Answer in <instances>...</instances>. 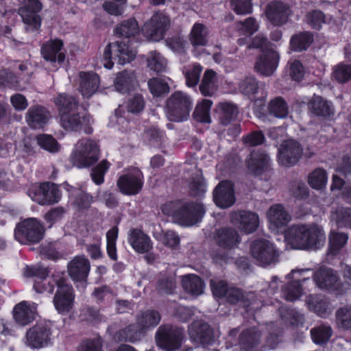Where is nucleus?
<instances>
[{
    "label": "nucleus",
    "mask_w": 351,
    "mask_h": 351,
    "mask_svg": "<svg viewBox=\"0 0 351 351\" xmlns=\"http://www.w3.org/2000/svg\"><path fill=\"white\" fill-rule=\"evenodd\" d=\"M128 243L138 253L147 252L152 248L150 237L137 228H133L129 232Z\"/></svg>",
    "instance_id": "obj_30"
},
{
    "label": "nucleus",
    "mask_w": 351,
    "mask_h": 351,
    "mask_svg": "<svg viewBox=\"0 0 351 351\" xmlns=\"http://www.w3.org/2000/svg\"><path fill=\"white\" fill-rule=\"evenodd\" d=\"M217 241L219 246L224 248H232L240 242L238 232L232 228H222L219 230Z\"/></svg>",
    "instance_id": "obj_39"
},
{
    "label": "nucleus",
    "mask_w": 351,
    "mask_h": 351,
    "mask_svg": "<svg viewBox=\"0 0 351 351\" xmlns=\"http://www.w3.org/2000/svg\"><path fill=\"white\" fill-rule=\"evenodd\" d=\"M136 51L132 47L131 42L117 41L109 43L104 49L102 62L105 68L111 69L117 60L119 64L124 65L131 62L136 57Z\"/></svg>",
    "instance_id": "obj_4"
},
{
    "label": "nucleus",
    "mask_w": 351,
    "mask_h": 351,
    "mask_svg": "<svg viewBox=\"0 0 351 351\" xmlns=\"http://www.w3.org/2000/svg\"><path fill=\"white\" fill-rule=\"evenodd\" d=\"M42 3L38 0H23V6L19 9L23 21L28 31H35L40 28L41 19L38 12L42 10Z\"/></svg>",
    "instance_id": "obj_10"
},
{
    "label": "nucleus",
    "mask_w": 351,
    "mask_h": 351,
    "mask_svg": "<svg viewBox=\"0 0 351 351\" xmlns=\"http://www.w3.org/2000/svg\"><path fill=\"white\" fill-rule=\"evenodd\" d=\"M110 167V163L104 160L92 169L91 178L97 185L101 184L104 181V176Z\"/></svg>",
    "instance_id": "obj_60"
},
{
    "label": "nucleus",
    "mask_w": 351,
    "mask_h": 351,
    "mask_svg": "<svg viewBox=\"0 0 351 351\" xmlns=\"http://www.w3.org/2000/svg\"><path fill=\"white\" fill-rule=\"evenodd\" d=\"M89 261L84 256H75L68 265L69 276L74 280H84L90 271Z\"/></svg>",
    "instance_id": "obj_29"
},
{
    "label": "nucleus",
    "mask_w": 351,
    "mask_h": 351,
    "mask_svg": "<svg viewBox=\"0 0 351 351\" xmlns=\"http://www.w3.org/2000/svg\"><path fill=\"white\" fill-rule=\"evenodd\" d=\"M191 341L195 345L210 346L215 341L213 331L210 326L202 321L195 322L189 328Z\"/></svg>",
    "instance_id": "obj_16"
},
{
    "label": "nucleus",
    "mask_w": 351,
    "mask_h": 351,
    "mask_svg": "<svg viewBox=\"0 0 351 351\" xmlns=\"http://www.w3.org/2000/svg\"><path fill=\"white\" fill-rule=\"evenodd\" d=\"M53 102L57 107L59 115L63 112H73L79 108V102L77 99L66 93H60L53 99Z\"/></svg>",
    "instance_id": "obj_36"
},
{
    "label": "nucleus",
    "mask_w": 351,
    "mask_h": 351,
    "mask_svg": "<svg viewBox=\"0 0 351 351\" xmlns=\"http://www.w3.org/2000/svg\"><path fill=\"white\" fill-rule=\"evenodd\" d=\"M239 90L248 97L254 96L258 90V82L253 77H246L239 84Z\"/></svg>",
    "instance_id": "obj_55"
},
{
    "label": "nucleus",
    "mask_w": 351,
    "mask_h": 351,
    "mask_svg": "<svg viewBox=\"0 0 351 351\" xmlns=\"http://www.w3.org/2000/svg\"><path fill=\"white\" fill-rule=\"evenodd\" d=\"M37 305L34 302L23 301L17 304L13 310L15 321L25 326L32 322L36 317Z\"/></svg>",
    "instance_id": "obj_25"
},
{
    "label": "nucleus",
    "mask_w": 351,
    "mask_h": 351,
    "mask_svg": "<svg viewBox=\"0 0 351 351\" xmlns=\"http://www.w3.org/2000/svg\"><path fill=\"white\" fill-rule=\"evenodd\" d=\"M28 195L34 202L40 205L56 204L62 197L58 186L50 182L33 184L28 191Z\"/></svg>",
    "instance_id": "obj_7"
},
{
    "label": "nucleus",
    "mask_w": 351,
    "mask_h": 351,
    "mask_svg": "<svg viewBox=\"0 0 351 351\" xmlns=\"http://www.w3.org/2000/svg\"><path fill=\"white\" fill-rule=\"evenodd\" d=\"M137 326L134 324H131L124 329L120 330L114 336V339L117 341H129L134 343L138 341L142 336V332L137 330Z\"/></svg>",
    "instance_id": "obj_47"
},
{
    "label": "nucleus",
    "mask_w": 351,
    "mask_h": 351,
    "mask_svg": "<svg viewBox=\"0 0 351 351\" xmlns=\"http://www.w3.org/2000/svg\"><path fill=\"white\" fill-rule=\"evenodd\" d=\"M119 228L114 226L106 232L107 253L113 261L117 260L116 241L118 237Z\"/></svg>",
    "instance_id": "obj_53"
},
{
    "label": "nucleus",
    "mask_w": 351,
    "mask_h": 351,
    "mask_svg": "<svg viewBox=\"0 0 351 351\" xmlns=\"http://www.w3.org/2000/svg\"><path fill=\"white\" fill-rule=\"evenodd\" d=\"M267 218L270 228H278L288 224L291 217L281 204H276L269 207L267 211Z\"/></svg>",
    "instance_id": "obj_26"
},
{
    "label": "nucleus",
    "mask_w": 351,
    "mask_h": 351,
    "mask_svg": "<svg viewBox=\"0 0 351 351\" xmlns=\"http://www.w3.org/2000/svg\"><path fill=\"white\" fill-rule=\"evenodd\" d=\"M36 141L41 148L49 152L54 153L60 150V145H58L57 141L50 135H38L36 136Z\"/></svg>",
    "instance_id": "obj_58"
},
{
    "label": "nucleus",
    "mask_w": 351,
    "mask_h": 351,
    "mask_svg": "<svg viewBox=\"0 0 351 351\" xmlns=\"http://www.w3.org/2000/svg\"><path fill=\"white\" fill-rule=\"evenodd\" d=\"M216 110L219 114V121L223 125H229L237 118L239 113L238 107L230 101L218 104Z\"/></svg>",
    "instance_id": "obj_34"
},
{
    "label": "nucleus",
    "mask_w": 351,
    "mask_h": 351,
    "mask_svg": "<svg viewBox=\"0 0 351 351\" xmlns=\"http://www.w3.org/2000/svg\"><path fill=\"white\" fill-rule=\"evenodd\" d=\"M327 182L326 173L322 169H315L310 176H308V184L316 189H321Z\"/></svg>",
    "instance_id": "obj_62"
},
{
    "label": "nucleus",
    "mask_w": 351,
    "mask_h": 351,
    "mask_svg": "<svg viewBox=\"0 0 351 351\" xmlns=\"http://www.w3.org/2000/svg\"><path fill=\"white\" fill-rule=\"evenodd\" d=\"M193 100L187 93L177 90L166 101L165 113L171 121L181 122L186 120L193 108Z\"/></svg>",
    "instance_id": "obj_2"
},
{
    "label": "nucleus",
    "mask_w": 351,
    "mask_h": 351,
    "mask_svg": "<svg viewBox=\"0 0 351 351\" xmlns=\"http://www.w3.org/2000/svg\"><path fill=\"white\" fill-rule=\"evenodd\" d=\"M202 71V66L197 63H194L185 68L184 73L188 87H195L197 85Z\"/></svg>",
    "instance_id": "obj_50"
},
{
    "label": "nucleus",
    "mask_w": 351,
    "mask_h": 351,
    "mask_svg": "<svg viewBox=\"0 0 351 351\" xmlns=\"http://www.w3.org/2000/svg\"><path fill=\"white\" fill-rule=\"evenodd\" d=\"M69 192V204L77 211L88 209L93 203V197L81 189L74 188L66 184Z\"/></svg>",
    "instance_id": "obj_23"
},
{
    "label": "nucleus",
    "mask_w": 351,
    "mask_h": 351,
    "mask_svg": "<svg viewBox=\"0 0 351 351\" xmlns=\"http://www.w3.org/2000/svg\"><path fill=\"white\" fill-rule=\"evenodd\" d=\"M51 339V331L47 324H37L26 333V343L34 348L47 346Z\"/></svg>",
    "instance_id": "obj_17"
},
{
    "label": "nucleus",
    "mask_w": 351,
    "mask_h": 351,
    "mask_svg": "<svg viewBox=\"0 0 351 351\" xmlns=\"http://www.w3.org/2000/svg\"><path fill=\"white\" fill-rule=\"evenodd\" d=\"M279 56L274 50H265L257 59L255 64L256 72L264 76H270L276 71Z\"/></svg>",
    "instance_id": "obj_21"
},
{
    "label": "nucleus",
    "mask_w": 351,
    "mask_h": 351,
    "mask_svg": "<svg viewBox=\"0 0 351 351\" xmlns=\"http://www.w3.org/2000/svg\"><path fill=\"white\" fill-rule=\"evenodd\" d=\"M293 197L296 200H303L307 197V189L305 182L296 180L291 184L290 189Z\"/></svg>",
    "instance_id": "obj_63"
},
{
    "label": "nucleus",
    "mask_w": 351,
    "mask_h": 351,
    "mask_svg": "<svg viewBox=\"0 0 351 351\" xmlns=\"http://www.w3.org/2000/svg\"><path fill=\"white\" fill-rule=\"evenodd\" d=\"M306 269H293L287 275V278L291 281L282 289V297L289 301H294L298 299L302 293V282L306 281L305 274Z\"/></svg>",
    "instance_id": "obj_14"
},
{
    "label": "nucleus",
    "mask_w": 351,
    "mask_h": 351,
    "mask_svg": "<svg viewBox=\"0 0 351 351\" xmlns=\"http://www.w3.org/2000/svg\"><path fill=\"white\" fill-rule=\"evenodd\" d=\"M269 113L278 119H285L289 114V106L282 97H276L271 99L268 104Z\"/></svg>",
    "instance_id": "obj_42"
},
{
    "label": "nucleus",
    "mask_w": 351,
    "mask_h": 351,
    "mask_svg": "<svg viewBox=\"0 0 351 351\" xmlns=\"http://www.w3.org/2000/svg\"><path fill=\"white\" fill-rule=\"evenodd\" d=\"M176 288L175 275L171 274L164 276L158 280L157 289L162 293L171 294Z\"/></svg>",
    "instance_id": "obj_61"
},
{
    "label": "nucleus",
    "mask_w": 351,
    "mask_h": 351,
    "mask_svg": "<svg viewBox=\"0 0 351 351\" xmlns=\"http://www.w3.org/2000/svg\"><path fill=\"white\" fill-rule=\"evenodd\" d=\"M114 32L118 36L128 38V41L131 42L139 34L140 27L137 21L130 18L119 23L114 29Z\"/></svg>",
    "instance_id": "obj_32"
},
{
    "label": "nucleus",
    "mask_w": 351,
    "mask_h": 351,
    "mask_svg": "<svg viewBox=\"0 0 351 351\" xmlns=\"http://www.w3.org/2000/svg\"><path fill=\"white\" fill-rule=\"evenodd\" d=\"M261 335L255 328L243 330L239 335L238 344L234 351H256Z\"/></svg>",
    "instance_id": "obj_28"
},
{
    "label": "nucleus",
    "mask_w": 351,
    "mask_h": 351,
    "mask_svg": "<svg viewBox=\"0 0 351 351\" xmlns=\"http://www.w3.org/2000/svg\"><path fill=\"white\" fill-rule=\"evenodd\" d=\"M191 195L202 196L206 191V185L204 178L201 174H197L195 178H193L189 185Z\"/></svg>",
    "instance_id": "obj_64"
},
{
    "label": "nucleus",
    "mask_w": 351,
    "mask_h": 351,
    "mask_svg": "<svg viewBox=\"0 0 351 351\" xmlns=\"http://www.w3.org/2000/svg\"><path fill=\"white\" fill-rule=\"evenodd\" d=\"M147 66L151 69L157 73L165 71L167 67V60L156 51H151L147 58Z\"/></svg>",
    "instance_id": "obj_54"
},
{
    "label": "nucleus",
    "mask_w": 351,
    "mask_h": 351,
    "mask_svg": "<svg viewBox=\"0 0 351 351\" xmlns=\"http://www.w3.org/2000/svg\"><path fill=\"white\" fill-rule=\"evenodd\" d=\"M45 228L36 218H27L19 222L14 229V238L21 244L37 243L44 236Z\"/></svg>",
    "instance_id": "obj_5"
},
{
    "label": "nucleus",
    "mask_w": 351,
    "mask_h": 351,
    "mask_svg": "<svg viewBox=\"0 0 351 351\" xmlns=\"http://www.w3.org/2000/svg\"><path fill=\"white\" fill-rule=\"evenodd\" d=\"M302 151V147L298 141L292 139L285 141L278 149V162L282 166H293L301 158Z\"/></svg>",
    "instance_id": "obj_11"
},
{
    "label": "nucleus",
    "mask_w": 351,
    "mask_h": 351,
    "mask_svg": "<svg viewBox=\"0 0 351 351\" xmlns=\"http://www.w3.org/2000/svg\"><path fill=\"white\" fill-rule=\"evenodd\" d=\"M0 86L8 87L17 90H23L25 88L19 80V77L13 73L3 69L0 71Z\"/></svg>",
    "instance_id": "obj_48"
},
{
    "label": "nucleus",
    "mask_w": 351,
    "mask_h": 351,
    "mask_svg": "<svg viewBox=\"0 0 351 351\" xmlns=\"http://www.w3.org/2000/svg\"><path fill=\"white\" fill-rule=\"evenodd\" d=\"M348 237L345 233L332 232L329 237L330 247L328 256L336 255L347 243Z\"/></svg>",
    "instance_id": "obj_51"
},
{
    "label": "nucleus",
    "mask_w": 351,
    "mask_h": 351,
    "mask_svg": "<svg viewBox=\"0 0 351 351\" xmlns=\"http://www.w3.org/2000/svg\"><path fill=\"white\" fill-rule=\"evenodd\" d=\"M60 281L66 282V279L60 274L53 275L52 277L44 279L42 282L35 281L34 288L38 293L47 292L52 293L55 286L58 289Z\"/></svg>",
    "instance_id": "obj_44"
},
{
    "label": "nucleus",
    "mask_w": 351,
    "mask_h": 351,
    "mask_svg": "<svg viewBox=\"0 0 351 351\" xmlns=\"http://www.w3.org/2000/svg\"><path fill=\"white\" fill-rule=\"evenodd\" d=\"M183 289L193 296H198L203 293L204 285L202 279L195 274L184 276L182 280Z\"/></svg>",
    "instance_id": "obj_38"
},
{
    "label": "nucleus",
    "mask_w": 351,
    "mask_h": 351,
    "mask_svg": "<svg viewBox=\"0 0 351 351\" xmlns=\"http://www.w3.org/2000/svg\"><path fill=\"white\" fill-rule=\"evenodd\" d=\"M169 27V18L162 12H156L145 23L144 31L150 40L159 41L164 38Z\"/></svg>",
    "instance_id": "obj_13"
},
{
    "label": "nucleus",
    "mask_w": 351,
    "mask_h": 351,
    "mask_svg": "<svg viewBox=\"0 0 351 351\" xmlns=\"http://www.w3.org/2000/svg\"><path fill=\"white\" fill-rule=\"evenodd\" d=\"M99 158V149L93 140H79L70 155V162L78 169L88 168L95 164Z\"/></svg>",
    "instance_id": "obj_3"
},
{
    "label": "nucleus",
    "mask_w": 351,
    "mask_h": 351,
    "mask_svg": "<svg viewBox=\"0 0 351 351\" xmlns=\"http://www.w3.org/2000/svg\"><path fill=\"white\" fill-rule=\"evenodd\" d=\"M265 14L273 25L281 26L288 21L291 10L287 4L282 1H274L266 5Z\"/></svg>",
    "instance_id": "obj_15"
},
{
    "label": "nucleus",
    "mask_w": 351,
    "mask_h": 351,
    "mask_svg": "<svg viewBox=\"0 0 351 351\" xmlns=\"http://www.w3.org/2000/svg\"><path fill=\"white\" fill-rule=\"evenodd\" d=\"M143 184V176L137 168L130 169L126 173L120 176L117 180V186L120 191L128 195L138 193Z\"/></svg>",
    "instance_id": "obj_12"
},
{
    "label": "nucleus",
    "mask_w": 351,
    "mask_h": 351,
    "mask_svg": "<svg viewBox=\"0 0 351 351\" xmlns=\"http://www.w3.org/2000/svg\"><path fill=\"white\" fill-rule=\"evenodd\" d=\"M270 159L267 154L263 152H252L247 160L249 169L256 176L263 172L268 171Z\"/></svg>",
    "instance_id": "obj_33"
},
{
    "label": "nucleus",
    "mask_w": 351,
    "mask_h": 351,
    "mask_svg": "<svg viewBox=\"0 0 351 351\" xmlns=\"http://www.w3.org/2000/svg\"><path fill=\"white\" fill-rule=\"evenodd\" d=\"M337 324L339 328L351 331V307H344L336 313Z\"/></svg>",
    "instance_id": "obj_57"
},
{
    "label": "nucleus",
    "mask_w": 351,
    "mask_h": 351,
    "mask_svg": "<svg viewBox=\"0 0 351 351\" xmlns=\"http://www.w3.org/2000/svg\"><path fill=\"white\" fill-rule=\"evenodd\" d=\"M311 108L312 111L319 116L327 117L334 114L332 104L321 97H315L312 99Z\"/></svg>",
    "instance_id": "obj_45"
},
{
    "label": "nucleus",
    "mask_w": 351,
    "mask_h": 351,
    "mask_svg": "<svg viewBox=\"0 0 351 351\" xmlns=\"http://www.w3.org/2000/svg\"><path fill=\"white\" fill-rule=\"evenodd\" d=\"M285 238L295 249L307 247V227L304 224H294L287 230Z\"/></svg>",
    "instance_id": "obj_27"
},
{
    "label": "nucleus",
    "mask_w": 351,
    "mask_h": 351,
    "mask_svg": "<svg viewBox=\"0 0 351 351\" xmlns=\"http://www.w3.org/2000/svg\"><path fill=\"white\" fill-rule=\"evenodd\" d=\"M208 32L202 23H195L191 29L189 40L193 46H204L208 43Z\"/></svg>",
    "instance_id": "obj_41"
},
{
    "label": "nucleus",
    "mask_w": 351,
    "mask_h": 351,
    "mask_svg": "<svg viewBox=\"0 0 351 351\" xmlns=\"http://www.w3.org/2000/svg\"><path fill=\"white\" fill-rule=\"evenodd\" d=\"M59 283L53 302L58 313H68L73 306L75 298L73 289L66 282L60 281Z\"/></svg>",
    "instance_id": "obj_18"
},
{
    "label": "nucleus",
    "mask_w": 351,
    "mask_h": 351,
    "mask_svg": "<svg viewBox=\"0 0 351 351\" xmlns=\"http://www.w3.org/2000/svg\"><path fill=\"white\" fill-rule=\"evenodd\" d=\"M250 253L256 263L263 267L274 263L278 256L273 244L263 239L255 240L252 243Z\"/></svg>",
    "instance_id": "obj_9"
},
{
    "label": "nucleus",
    "mask_w": 351,
    "mask_h": 351,
    "mask_svg": "<svg viewBox=\"0 0 351 351\" xmlns=\"http://www.w3.org/2000/svg\"><path fill=\"white\" fill-rule=\"evenodd\" d=\"M326 237L322 228L316 224L308 227V250H317L324 246Z\"/></svg>",
    "instance_id": "obj_43"
},
{
    "label": "nucleus",
    "mask_w": 351,
    "mask_h": 351,
    "mask_svg": "<svg viewBox=\"0 0 351 351\" xmlns=\"http://www.w3.org/2000/svg\"><path fill=\"white\" fill-rule=\"evenodd\" d=\"M135 77L134 73L127 71L119 72L114 81V86L117 91L125 93L134 86Z\"/></svg>",
    "instance_id": "obj_40"
},
{
    "label": "nucleus",
    "mask_w": 351,
    "mask_h": 351,
    "mask_svg": "<svg viewBox=\"0 0 351 351\" xmlns=\"http://www.w3.org/2000/svg\"><path fill=\"white\" fill-rule=\"evenodd\" d=\"M314 280L322 289L335 288L338 278L332 269L320 268L314 275Z\"/></svg>",
    "instance_id": "obj_35"
},
{
    "label": "nucleus",
    "mask_w": 351,
    "mask_h": 351,
    "mask_svg": "<svg viewBox=\"0 0 351 351\" xmlns=\"http://www.w3.org/2000/svg\"><path fill=\"white\" fill-rule=\"evenodd\" d=\"M232 221L241 231L246 234H250L257 229L259 224V217L254 212L239 210L232 213Z\"/></svg>",
    "instance_id": "obj_20"
},
{
    "label": "nucleus",
    "mask_w": 351,
    "mask_h": 351,
    "mask_svg": "<svg viewBox=\"0 0 351 351\" xmlns=\"http://www.w3.org/2000/svg\"><path fill=\"white\" fill-rule=\"evenodd\" d=\"M199 91L204 96H212L218 88L217 73L213 70H206L199 85Z\"/></svg>",
    "instance_id": "obj_37"
},
{
    "label": "nucleus",
    "mask_w": 351,
    "mask_h": 351,
    "mask_svg": "<svg viewBox=\"0 0 351 351\" xmlns=\"http://www.w3.org/2000/svg\"><path fill=\"white\" fill-rule=\"evenodd\" d=\"M184 339V330L171 325L159 327L156 340L157 346L167 351H175L182 345Z\"/></svg>",
    "instance_id": "obj_6"
},
{
    "label": "nucleus",
    "mask_w": 351,
    "mask_h": 351,
    "mask_svg": "<svg viewBox=\"0 0 351 351\" xmlns=\"http://www.w3.org/2000/svg\"><path fill=\"white\" fill-rule=\"evenodd\" d=\"M160 321V315L155 311H147L137 319V324L141 330L155 327Z\"/></svg>",
    "instance_id": "obj_49"
},
{
    "label": "nucleus",
    "mask_w": 351,
    "mask_h": 351,
    "mask_svg": "<svg viewBox=\"0 0 351 351\" xmlns=\"http://www.w3.org/2000/svg\"><path fill=\"white\" fill-rule=\"evenodd\" d=\"M50 117V112L46 108L36 105L28 109L25 114V121L30 128L40 129L43 128Z\"/></svg>",
    "instance_id": "obj_24"
},
{
    "label": "nucleus",
    "mask_w": 351,
    "mask_h": 351,
    "mask_svg": "<svg viewBox=\"0 0 351 351\" xmlns=\"http://www.w3.org/2000/svg\"><path fill=\"white\" fill-rule=\"evenodd\" d=\"M332 333L330 326H320L311 331V338L317 344H324L331 337Z\"/></svg>",
    "instance_id": "obj_52"
},
{
    "label": "nucleus",
    "mask_w": 351,
    "mask_h": 351,
    "mask_svg": "<svg viewBox=\"0 0 351 351\" xmlns=\"http://www.w3.org/2000/svg\"><path fill=\"white\" fill-rule=\"evenodd\" d=\"M59 116L60 125L66 130L84 131L86 134H91L93 132L91 117L86 114L80 115L78 110L63 112Z\"/></svg>",
    "instance_id": "obj_8"
},
{
    "label": "nucleus",
    "mask_w": 351,
    "mask_h": 351,
    "mask_svg": "<svg viewBox=\"0 0 351 351\" xmlns=\"http://www.w3.org/2000/svg\"><path fill=\"white\" fill-rule=\"evenodd\" d=\"M147 84L151 93L155 97H160L169 90L167 82L161 78L150 79Z\"/></svg>",
    "instance_id": "obj_56"
},
{
    "label": "nucleus",
    "mask_w": 351,
    "mask_h": 351,
    "mask_svg": "<svg viewBox=\"0 0 351 351\" xmlns=\"http://www.w3.org/2000/svg\"><path fill=\"white\" fill-rule=\"evenodd\" d=\"M213 200L218 207L226 208L232 206L235 202L232 183L227 180L220 182L214 189Z\"/></svg>",
    "instance_id": "obj_19"
},
{
    "label": "nucleus",
    "mask_w": 351,
    "mask_h": 351,
    "mask_svg": "<svg viewBox=\"0 0 351 351\" xmlns=\"http://www.w3.org/2000/svg\"><path fill=\"white\" fill-rule=\"evenodd\" d=\"M63 43L61 40H50L42 46V56L47 62L60 65L65 60V54L61 51Z\"/></svg>",
    "instance_id": "obj_22"
},
{
    "label": "nucleus",
    "mask_w": 351,
    "mask_h": 351,
    "mask_svg": "<svg viewBox=\"0 0 351 351\" xmlns=\"http://www.w3.org/2000/svg\"><path fill=\"white\" fill-rule=\"evenodd\" d=\"M333 77L339 83H344L351 80V65L340 64L333 69Z\"/></svg>",
    "instance_id": "obj_59"
},
{
    "label": "nucleus",
    "mask_w": 351,
    "mask_h": 351,
    "mask_svg": "<svg viewBox=\"0 0 351 351\" xmlns=\"http://www.w3.org/2000/svg\"><path fill=\"white\" fill-rule=\"evenodd\" d=\"M212 105L213 101L206 99L198 103L193 112L194 118L198 122L210 123L211 122L210 110Z\"/></svg>",
    "instance_id": "obj_46"
},
{
    "label": "nucleus",
    "mask_w": 351,
    "mask_h": 351,
    "mask_svg": "<svg viewBox=\"0 0 351 351\" xmlns=\"http://www.w3.org/2000/svg\"><path fill=\"white\" fill-rule=\"evenodd\" d=\"M99 77L94 72H80L79 91L85 98L91 97L98 89Z\"/></svg>",
    "instance_id": "obj_31"
},
{
    "label": "nucleus",
    "mask_w": 351,
    "mask_h": 351,
    "mask_svg": "<svg viewBox=\"0 0 351 351\" xmlns=\"http://www.w3.org/2000/svg\"><path fill=\"white\" fill-rule=\"evenodd\" d=\"M162 211L164 214L171 216L175 222L184 226L196 224L205 213L202 204L182 200L167 202L162 206Z\"/></svg>",
    "instance_id": "obj_1"
}]
</instances>
